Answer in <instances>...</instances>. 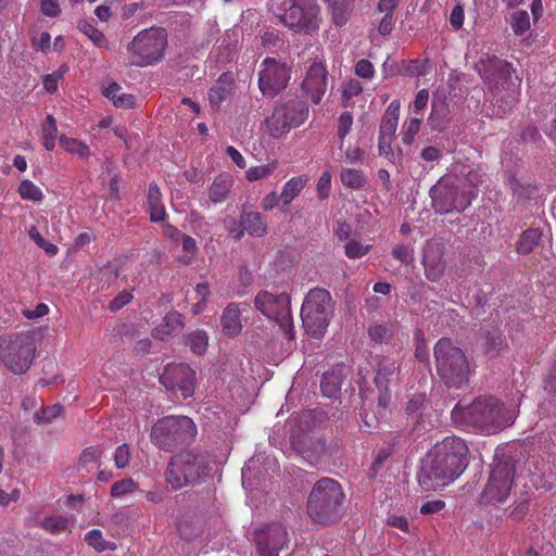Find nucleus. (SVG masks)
Masks as SVG:
<instances>
[{"instance_id": "nucleus-1", "label": "nucleus", "mask_w": 556, "mask_h": 556, "mask_svg": "<svg viewBox=\"0 0 556 556\" xmlns=\"http://www.w3.org/2000/svg\"><path fill=\"white\" fill-rule=\"evenodd\" d=\"M468 447L457 437H446L422 458L418 483L424 491H435L457 479L468 465Z\"/></svg>"}, {"instance_id": "nucleus-2", "label": "nucleus", "mask_w": 556, "mask_h": 556, "mask_svg": "<svg viewBox=\"0 0 556 556\" xmlns=\"http://www.w3.org/2000/svg\"><path fill=\"white\" fill-rule=\"evenodd\" d=\"M517 413V403L505 404L493 395H482L470 404L458 403L452 410V419L464 429L493 434L513 425Z\"/></svg>"}, {"instance_id": "nucleus-3", "label": "nucleus", "mask_w": 556, "mask_h": 556, "mask_svg": "<svg viewBox=\"0 0 556 556\" xmlns=\"http://www.w3.org/2000/svg\"><path fill=\"white\" fill-rule=\"evenodd\" d=\"M477 71L493 94L496 115L510 113L519 101L521 83L511 64L495 55H486L477 64Z\"/></svg>"}, {"instance_id": "nucleus-4", "label": "nucleus", "mask_w": 556, "mask_h": 556, "mask_svg": "<svg viewBox=\"0 0 556 556\" xmlns=\"http://www.w3.org/2000/svg\"><path fill=\"white\" fill-rule=\"evenodd\" d=\"M344 493L338 481L332 478L318 480L307 500V514L318 525H329L342 514Z\"/></svg>"}, {"instance_id": "nucleus-5", "label": "nucleus", "mask_w": 556, "mask_h": 556, "mask_svg": "<svg viewBox=\"0 0 556 556\" xmlns=\"http://www.w3.org/2000/svg\"><path fill=\"white\" fill-rule=\"evenodd\" d=\"M208 473V458L204 453L184 451L170 457L164 472L166 482L174 490L198 483Z\"/></svg>"}, {"instance_id": "nucleus-6", "label": "nucleus", "mask_w": 556, "mask_h": 556, "mask_svg": "<svg viewBox=\"0 0 556 556\" xmlns=\"http://www.w3.org/2000/svg\"><path fill=\"white\" fill-rule=\"evenodd\" d=\"M333 311L334 302L328 290L311 289L301 308V319L306 333L315 339L324 337L333 316Z\"/></svg>"}, {"instance_id": "nucleus-7", "label": "nucleus", "mask_w": 556, "mask_h": 556, "mask_svg": "<svg viewBox=\"0 0 556 556\" xmlns=\"http://www.w3.org/2000/svg\"><path fill=\"white\" fill-rule=\"evenodd\" d=\"M197 432V426L191 418L166 416L153 425L150 439L160 450L173 452L175 448L194 441Z\"/></svg>"}, {"instance_id": "nucleus-8", "label": "nucleus", "mask_w": 556, "mask_h": 556, "mask_svg": "<svg viewBox=\"0 0 556 556\" xmlns=\"http://www.w3.org/2000/svg\"><path fill=\"white\" fill-rule=\"evenodd\" d=\"M270 11L294 31L311 34L318 28L319 7L315 0H271Z\"/></svg>"}, {"instance_id": "nucleus-9", "label": "nucleus", "mask_w": 556, "mask_h": 556, "mask_svg": "<svg viewBox=\"0 0 556 556\" xmlns=\"http://www.w3.org/2000/svg\"><path fill=\"white\" fill-rule=\"evenodd\" d=\"M430 197L437 213L448 214L464 212L477 193L472 189L462 186L456 176L445 175L431 187Z\"/></svg>"}, {"instance_id": "nucleus-10", "label": "nucleus", "mask_w": 556, "mask_h": 556, "mask_svg": "<svg viewBox=\"0 0 556 556\" xmlns=\"http://www.w3.org/2000/svg\"><path fill=\"white\" fill-rule=\"evenodd\" d=\"M438 375L445 380L468 382L473 369L465 352L454 344L451 338L443 337L433 348Z\"/></svg>"}, {"instance_id": "nucleus-11", "label": "nucleus", "mask_w": 556, "mask_h": 556, "mask_svg": "<svg viewBox=\"0 0 556 556\" xmlns=\"http://www.w3.org/2000/svg\"><path fill=\"white\" fill-rule=\"evenodd\" d=\"M166 46L167 34L164 28L151 27L141 30L127 47L130 63L140 67L151 65L164 56Z\"/></svg>"}, {"instance_id": "nucleus-12", "label": "nucleus", "mask_w": 556, "mask_h": 556, "mask_svg": "<svg viewBox=\"0 0 556 556\" xmlns=\"http://www.w3.org/2000/svg\"><path fill=\"white\" fill-rule=\"evenodd\" d=\"M36 345L34 337L21 332L9 338L0 337V357L4 365L14 374L26 372L30 367Z\"/></svg>"}, {"instance_id": "nucleus-13", "label": "nucleus", "mask_w": 556, "mask_h": 556, "mask_svg": "<svg viewBox=\"0 0 556 556\" xmlns=\"http://www.w3.org/2000/svg\"><path fill=\"white\" fill-rule=\"evenodd\" d=\"M290 304L291 299L285 292L274 294L262 290L254 300L255 308L269 319H275L288 339H293L294 331Z\"/></svg>"}, {"instance_id": "nucleus-14", "label": "nucleus", "mask_w": 556, "mask_h": 556, "mask_svg": "<svg viewBox=\"0 0 556 556\" xmlns=\"http://www.w3.org/2000/svg\"><path fill=\"white\" fill-rule=\"evenodd\" d=\"M307 116L306 102L299 98L290 99L276 106L271 116L267 118V126L271 136L280 137L303 124Z\"/></svg>"}, {"instance_id": "nucleus-15", "label": "nucleus", "mask_w": 556, "mask_h": 556, "mask_svg": "<svg viewBox=\"0 0 556 556\" xmlns=\"http://www.w3.org/2000/svg\"><path fill=\"white\" fill-rule=\"evenodd\" d=\"M258 73V88L263 96L275 98L288 86L291 77V66L275 58H266Z\"/></svg>"}, {"instance_id": "nucleus-16", "label": "nucleus", "mask_w": 556, "mask_h": 556, "mask_svg": "<svg viewBox=\"0 0 556 556\" xmlns=\"http://www.w3.org/2000/svg\"><path fill=\"white\" fill-rule=\"evenodd\" d=\"M514 476L515 469L510 462L496 463L482 493L483 502L492 505L504 503L510 494Z\"/></svg>"}, {"instance_id": "nucleus-17", "label": "nucleus", "mask_w": 556, "mask_h": 556, "mask_svg": "<svg viewBox=\"0 0 556 556\" xmlns=\"http://www.w3.org/2000/svg\"><path fill=\"white\" fill-rule=\"evenodd\" d=\"M477 343L489 359L497 357L507 345L503 331L496 321H486L478 330Z\"/></svg>"}, {"instance_id": "nucleus-18", "label": "nucleus", "mask_w": 556, "mask_h": 556, "mask_svg": "<svg viewBox=\"0 0 556 556\" xmlns=\"http://www.w3.org/2000/svg\"><path fill=\"white\" fill-rule=\"evenodd\" d=\"M258 556H278L288 543V532L282 525H273L260 531L255 538Z\"/></svg>"}, {"instance_id": "nucleus-19", "label": "nucleus", "mask_w": 556, "mask_h": 556, "mask_svg": "<svg viewBox=\"0 0 556 556\" xmlns=\"http://www.w3.org/2000/svg\"><path fill=\"white\" fill-rule=\"evenodd\" d=\"M327 70L321 62H314L302 83V89L314 103H319L326 92Z\"/></svg>"}, {"instance_id": "nucleus-20", "label": "nucleus", "mask_w": 556, "mask_h": 556, "mask_svg": "<svg viewBox=\"0 0 556 556\" xmlns=\"http://www.w3.org/2000/svg\"><path fill=\"white\" fill-rule=\"evenodd\" d=\"M444 248L440 243H430L424 250L422 264L428 280L439 281L445 271L446 263L443 258Z\"/></svg>"}, {"instance_id": "nucleus-21", "label": "nucleus", "mask_w": 556, "mask_h": 556, "mask_svg": "<svg viewBox=\"0 0 556 556\" xmlns=\"http://www.w3.org/2000/svg\"><path fill=\"white\" fill-rule=\"evenodd\" d=\"M431 114L428 123L433 130H444L450 122V104L444 91L437 90L432 96Z\"/></svg>"}, {"instance_id": "nucleus-22", "label": "nucleus", "mask_w": 556, "mask_h": 556, "mask_svg": "<svg viewBox=\"0 0 556 556\" xmlns=\"http://www.w3.org/2000/svg\"><path fill=\"white\" fill-rule=\"evenodd\" d=\"M235 79L231 73H223L208 91V100L212 106L218 109L232 92Z\"/></svg>"}, {"instance_id": "nucleus-23", "label": "nucleus", "mask_w": 556, "mask_h": 556, "mask_svg": "<svg viewBox=\"0 0 556 556\" xmlns=\"http://www.w3.org/2000/svg\"><path fill=\"white\" fill-rule=\"evenodd\" d=\"M220 325L225 336L229 338L237 337L242 330L240 311L236 303H230L223 312Z\"/></svg>"}, {"instance_id": "nucleus-24", "label": "nucleus", "mask_w": 556, "mask_h": 556, "mask_svg": "<svg viewBox=\"0 0 556 556\" xmlns=\"http://www.w3.org/2000/svg\"><path fill=\"white\" fill-rule=\"evenodd\" d=\"M243 228L253 237H263L267 233V226L258 212H248L242 210L240 214Z\"/></svg>"}, {"instance_id": "nucleus-25", "label": "nucleus", "mask_w": 556, "mask_h": 556, "mask_svg": "<svg viewBox=\"0 0 556 556\" xmlns=\"http://www.w3.org/2000/svg\"><path fill=\"white\" fill-rule=\"evenodd\" d=\"M147 202L152 222H161L165 217V207L162 204V193L155 182L149 185Z\"/></svg>"}, {"instance_id": "nucleus-26", "label": "nucleus", "mask_w": 556, "mask_h": 556, "mask_svg": "<svg viewBox=\"0 0 556 556\" xmlns=\"http://www.w3.org/2000/svg\"><path fill=\"white\" fill-rule=\"evenodd\" d=\"M233 185L232 177L227 173L219 174L213 181L208 190L210 200L213 203H219L226 200Z\"/></svg>"}, {"instance_id": "nucleus-27", "label": "nucleus", "mask_w": 556, "mask_h": 556, "mask_svg": "<svg viewBox=\"0 0 556 556\" xmlns=\"http://www.w3.org/2000/svg\"><path fill=\"white\" fill-rule=\"evenodd\" d=\"M400 102L394 100L387 108L380 124L379 135L393 138L399 123Z\"/></svg>"}, {"instance_id": "nucleus-28", "label": "nucleus", "mask_w": 556, "mask_h": 556, "mask_svg": "<svg viewBox=\"0 0 556 556\" xmlns=\"http://www.w3.org/2000/svg\"><path fill=\"white\" fill-rule=\"evenodd\" d=\"M121 86L112 81L108 87L103 88L102 93L105 98L111 100L116 108L129 109L136 103V98L129 93H121Z\"/></svg>"}, {"instance_id": "nucleus-29", "label": "nucleus", "mask_w": 556, "mask_h": 556, "mask_svg": "<svg viewBox=\"0 0 556 556\" xmlns=\"http://www.w3.org/2000/svg\"><path fill=\"white\" fill-rule=\"evenodd\" d=\"M182 342L193 354L202 356L208 346V336L204 330H194L184 334Z\"/></svg>"}, {"instance_id": "nucleus-30", "label": "nucleus", "mask_w": 556, "mask_h": 556, "mask_svg": "<svg viewBox=\"0 0 556 556\" xmlns=\"http://www.w3.org/2000/svg\"><path fill=\"white\" fill-rule=\"evenodd\" d=\"M542 232L539 229L530 228L522 232L516 243V251L519 254L528 255L540 244Z\"/></svg>"}, {"instance_id": "nucleus-31", "label": "nucleus", "mask_w": 556, "mask_h": 556, "mask_svg": "<svg viewBox=\"0 0 556 556\" xmlns=\"http://www.w3.org/2000/svg\"><path fill=\"white\" fill-rule=\"evenodd\" d=\"M399 367L394 361L382 358L378 362L374 382H389L399 379Z\"/></svg>"}, {"instance_id": "nucleus-32", "label": "nucleus", "mask_w": 556, "mask_h": 556, "mask_svg": "<svg viewBox=\"0 0 556 556\" xmlns=\"http://www.w3.org/2000/svg\"><path fill=\"white\" fill-rule=\"evenodd\" d=\"M184 327L185 316L177 311H170L164 316L163 323L160 325L157 330L163 334L170 336L174 332L181 330Z\"/></svg>"}, {"instance_id": "nucleus-33", "label": "nucleus", "mask_w": 556, "mask_h": 556, "mask_svg": "<svg viewBox=\"0 0 556 556\" xmlns=\"http://www.w3.org/2000/svg\"><path fill=\"white\" fill-rule=\"evenodd\" d=\"M368 337L374 343H383L393 337L392 324H372L368 327Z\"/></svg>"}, {"instance_id": "nucleus-34", "label": "nucleus", "mask_w": 556, "mask_h": 556, "mask_svg": "<svg viewBox=\"0 0 556 556\" xmlns=\"http://www.w3.org/2000/svg\"><path fill=\"white\" fill-rule=\"evenodd\" d=\"M306 179L301 176L293 177L283 186L280 199L285 205H288L304 188Z\"/></svg>"}, {"instance_id": "nucleus-35", "label": "nucleus", "mask_w": 556, "mask_h": 556, "mask_svg": "<svg viewBox=\"0 0 556 556\" xmlns=\"http://www.w3.org/2000/svg\"><path fill=\"white\" fill-rule=\"evenodd\" d=\"M341 181L351 189H362L366 184V177L359 169L344 168L341 172Z\"/></svg>"}, {"instance_id": "nucleus-36", "label": "nucleus", "mask_w": 556, "mask_h": 556, "mask_svg": "<svg viewBox=\"0 0 556 556\" xmlns=\"http://www.w3.org/2000/svg\"><path fill=\"white\" fill-rule=\"evenodd\" d=\"M63 407L60 404L42 407L34 415V421L39 426H46L53 422L61 416Z\"/></svg>"}, {"instance_id": "nucleus-37", "label": "nucleus", "mask_w": 556, "mask_h": 556, "mask_svg": "<svg viewBox=\"0 0 556 556\" xmlns=\"http://www.w3.org/2000/svg\"><path fill=\"white\" fill-rule=\"evenodd\" d=\"M332 9V18L336 25H343L348 21L351 10L350 0H325Z\"/></svg>"}, {"instance_id": "nucleus-38", "label": "nucleus", "mask_w": 556, "mask_h": 556, "mask_svg": "<svg viewBox=\"0 0 556 556\" xmlns=\"http://www.w3.org/2000/svg\"><path fill=\"white\" fill-rule=\"evenodd\" d=\"M86 542L98 552L106 549L114 551L116 548L114 543L108 542L103 539L102 532L98 529H92L85 535Z\"/></svg>"}, {"instance_id": "nucleus-39", "label": "nucleus", "mask_w": 556, "mask_h": 556, "mask_svg": "<svg viewBox=\"0 0 556 556\" xmlns=\"http://www.w3.org/2000/svg\"><path fill=\"white\" fill-rule=\"evenodd\" d=\"M507 185L509 187V189L511 190V192L517 195L519 199H530L534 191H535V188L532 187L531 185H523L521 184L517 177L509 173L508 176H507Z\"/></svg>"}, {"instance_id": "nucleus-40", "label": "nucleus", "mask_w": 556, "mask_h": 556, "mask_svg": "<svg viewBox=\"0 0 556 556\" xmlns=\"http://www.w3.org/2000/svg\"><path fill=\"white\" fill-rule=\"evenodd\" d=\"M60 146L64 148L66 151L77 154L81 157H87L89 155V148L84 142L74 139L68 138L64 135L60 136L59 138Z\"/></svg>"}, {"instance_id": "nucleus-41", "label": "nucleus", "mask_w": 556, "mask_h": 556, "mask_svg": "<svg viewBox=\"0 0 556 556\" xmlns=\"http://www.w3.org/2000/svg\"><path fill=\"white\" fill-rule=\"evenodd\" d=\"M510 26L517 36H522L530 28V17L527 11L520 10L511 13Z\"/></svg>"}, {"instance_id": "nucleus-42", "label": "nucleus", "mask_w": 556, "mask_h": 556, "mask_svg": "<svg viewBox=\"0 0 556 556\" xmlns=\"http://www.w3.org/2000/svg\"><path fill=\"white\" fill-rule=\"evenodd\" d=\"M43 129V146L48 151H52L55 146V137L58 132L56 122L52 115L46 117V122L42 125Z\"/></svg>"}, {"instance_id": "nucleus-43", "label": "nucleus", "mask_w": 556, "mask_h": 556, "mask_svg": "<svg viewBox=\"0 0 556 556\" xmlns=\"http://www.w3.org/2000/svg\"><path fill=\"white\" fill-rule=\"evenodd\" d=\"M519 137L522 143H540L542 136L536 125L533 123H525L519 125Z\"/></svg>"}, {"instance_id": "nucleus-44", "label": "nucleus", "mask_w": 556, "mask_h": 556, "mask_svg": "<svg viewBox=\"0 0 556 556\" xmlns=\"http://www.w3.org/2000/svg\"><path fill=\"white\" fill-rule=\"evenodd\" d=\"M18 193L22 199L40 202L43 198L41 190L30 180L24 179L18 187Z\"/></svg>"}, {"instance_id": "nucleus-45", "label": "nucleus", "mask_w": 556, "mask_h": 556, "mask_svg": "<svg viewBox=\"0 0 556 556\" xmlns=\"http://www.w3.org/2000/svg\"><path fill=\"white\" fill-rule=\"evenodd\" d=\"M414 340H415V357L420 363L429 364L430 363V354H429V350L426 344V339H425L422 330L416 329V331L414 332Z\"/></svg>"}, {"instance_id": "nucleus-46", "label": "nucleus", "mask_w": 556, "mask_h": 556, "mask_svg": "<svg viewBox=\"0 0 556 556\" xmlns=\"http://www.w3.org/2000/svg\"><path fill=\"white\" fill-rule=\"evenodd\" d=\"M350 374V367L344 364H337L330 370L324 372V380L326 382H343Z\"/></svg>"}, {"instance_id": "nucleus-47", "label": "nucleus", "mask_w": 556, "mask_h": 556, "mask_svg": "<svg viewBox=\"0 0 556 556\" xmlns=\"http://www.w3.org/2000/svg\"><path fill=\"white\" fill-rule=\"evenodd\" d=\"M136 489L137 483L131 478H127L114 482L111 486L110 493L112 497H121L135 492Z\"/></svg>"}, {"instance_id": "nucleus-48", "label": "nucleus", "mask_w": 556, "mask_h": 556, "mask_svg": "<svg viewBox=\"0 0 556 556\" xmlns=\"http://www.w3.org/2000/svg\"><path fill=\"white\" fill-rule=\"evenodd\" d=\"M277 167V163L273 162L262 166L251 167L247 170V179L249 181H256L270 176Z\"/></svg>"}, {"instance_id": "nucleus-49", "label": "nucleus", "mask_w": 556, "mask_h": 556, "mask_svg": "<svg viewBox=\"0 0 556 556\" xmlns=\"http://www.w3.org/2000/svg\"><path fill=\"white\" fill-rule=\"evenodd\" d=\"M29 238L36 242V244L42 249L48 255L54 256L59 249L55 244L48 242L38 231L35 226H31L28 230Z\"/></svg>"}, {"instance_id": "nucleus-50", "label": "nucleus", "mask_w": 556, "mask_h": 556, "mask_svg": "<svg viewBox=\"0 0 556 556\" xmlns=\"http://www.w3.org/2000/svg\"><path fill=\"white\" fill-rule=\"evenodd\" d=\"M68 520L63 516H51L45 518L42 521V527L47 531L58 534L64 531L67 528Z\"/></svg>"}, {"instance_id": "nucleus-51", "label": "nucleus", "mask_w": 556, "mask_h": 556, "mask_svg": "<svg viewBox=\"0 0 556 556\" xmlns=\"http://www.w3.org/2000/svg\"><path fill=\"white\" fill-rule=\"evenodd\" d=\"M78 28L86 36L90 38V40L98 47H102L105 43V37L103 33L97 29L94 26L89 24L88 22H79Z\"/></svg>"}, {"instance_id": "nucleus-52", "label": "nucleus", "mask_w": 556, "mask_h": 556, "mask_svg": "<svg viewBox=\"0 0 556 556\" xmlns=\"http://www.w3.org/2000/svg\"><path fill=\"white\" fill-rule=\"evenodd\" d=\"M420 123H421L420 118L413 117L403 125V135H402L403 143L410 144L414 141L415 136L419 131Z\"/></svg>"}, {"instance_id": "nucleus-53", "label": "nucleus", "mask_w": 556, "mask_h": 556, "mask_svg": "<svg viewBox=\"0 0 556 556\" xmlns=\"http://www.w3.org/2000/svg\"><path fill=\"white\" fill-rule=\"evenodd\" d=\"M370 245H363L357 240H350L344 245L345 255L349 258H359L368 253Z\"/></svg>"}, {"instance_id": "nucleus-54", "label": "nucleus", "mask_w": 556, "mask_h": 556, "mask_svg": "<svg viewBox=\"0 0 556 556\" xmlns=\"http://www.w3.org/2000/svg\"><path fill=\"white\" fill-rule=\"evenodd\" d=\"M175 374V382H192L195 380V371L187 364H178L173 367Z\"/></svg>"}, {"instance_id": "nucleus-55", "label": "nucleus", "mask_w": 556, "mask_h": 556, "mask_svg": "<svg viewBox=\"0 0 556 556\" xmlns=\"http://www.w3.org/2000/svg\"><path fill=\"white\" fill-rule=\"evenodd\" d=\"M131 454L127 444H122L115 450L114 463L118 469L126 468L130 463Z\"/></svg>"}, {"instance_id": "nucleus-56", "label": "nucleus", "mask_w": 556, "mask_h": 556, "mask_svg": "<svg viewBox=\"0 0 556 556\" xmlns=\"http://www.w3.org/2000/svg\"><path fill=\"white\" fill-rule=\"evenodd\" d=\"M101 457V452L96 446H89L84 450V452L80 455L79 464L80 466H88L91 464H98L99 459Z\"/></svg>"}, {"instance_id": "nucleus-57", "label": "nucleus", "mask_w": 556, "mask_h": 556, "mask_svg": "<svg viewBox=\"0 0 556 556\" xmlns=\"http://www.w3.org/2000/svg\"><path fill=\"white\" fill-rule=\"evenodd\" d=\"M467 172H462L465 177V181L468 186H465L466 189H472L476 193V188L482 182V174L475 168L467 167Z\"/></svg>"}, {"instance_id": "nucleus-58", "label": "nucleus", "mask_w": 556, "mask_h": 556, "mask_svg": "<svg viewBox=\"0 0 556 556\" xmlns=\"http://www.w3.org/2000/svg\"><path fill=\"white\" fill-rule=\"evenodd\" d=\"M353 124V116L350 112H343L339 117L338 136L341 141L350 132Z\"/></svg>"}, {"instance_id": "nucleus-59", "label": "nucleus", "mask_w": 556, "mask_h": 556, "mask_svg": "<svg viewBox=\"0 0 556 556\" xmlns=\"http://www.w3.org/2000/svg\"><path fill=\"white\" fill-rule=\"evenodd\" d=\"M331 187V175L329 172H324L317 181V192L320 199H327Z\"/></svg>"}, {"instance_id": "nucleus-60", "label": "nucleus", "mask_w": 556, "mask_h": 556, "mask_svg": "<svg viewBox=\"0 0 556 556\" xmlns=\"http://www.w3.org/2000/svg\"><path fill=\"white\" fill-rule=\"evenodd\" d=\"M362 91H363V88H362L361 84L356 80H351L346 85V87L344 88V90L342 92L343 106H348L349 105L348 101L351 98L358 96Z\"/></svg>"}, {"instance_id": "nucleus-61", "label": "nucleus", "mask_w": 556, "mask_h": 556, "mask_svg": "<svg viewBox=\"0 0 556 556\" xmlns=\"http://www.w3.org/2000/svg\"><path fill=\"white\" fill-rule=\"evenodd\" d=\"M132 299V294L129 291L119 292L109 304V308L112 312H117L128 304Z\"/></svg>"}, {"instance_id": "nucleus-62", "label": "nucleus", "mask_w": 556, "mask_h": 556, "mask_svg": "<svg viewBox=\"0 0 556 556\" xmlns=\"http://www.w3.org/2000/svg\"><path fill=\"white\" fill-rule=\"evenodd\" d=\"M392 256L404 264H408L413 260L412 250L405 244H396L392 249Z\"/></svg>"}, {"instance_id": "nucleus-63", "label": "nucleus", "mask_w": 556, "mask_h": 556, "mask_svg": "<svg viewBox=\"0 0 556 556\" xmlns=\"http://www.w3.org/2000/svg\"><path fill=\"white\" fill-rule=\"evenodd\" d=\"M355 73L362 78L369 79L374 76V66L368 60H359L356 63Z\"/></svg>"}, {"instance_id": "nucleus-64", "label": "nucleus", "mask_w": 556, "mask_h": 556, "mask_svg": "<svg viewBox=\"0 0 556 556\" xmlns=\"http://www.w3.org/2000/svg\"><path fill=\"white\" fill-rule=\"evenodd\" d=\"M41 12L49 17H56L61 13L60 5L56 0H41Z\"/></svg>"}]
</instances>
